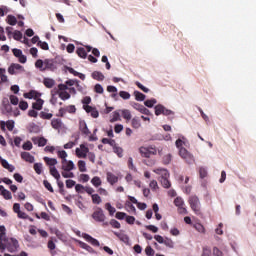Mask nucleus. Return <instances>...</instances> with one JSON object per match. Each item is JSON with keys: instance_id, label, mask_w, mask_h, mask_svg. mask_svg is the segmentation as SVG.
I'll return each mask as SVG.
<instances>
[{"instance_id": "f257e3e1", "label": "nucleus", "mask_w": 256, "mask_h": 256, "mask_svg": "<svg viewBox=\"0 0 256 256\" xmlns=\"http://www.w3.org/2000/svg\"><path fill=\"white\" fill-rule=\"evenodd\" d=\"M5 249H7L9 253H15V251L19 249V241L15 238H2V240H0V253H5Z\"/></svg>"}, {"instance_id": "f03ea898", "label": "nucleus", "mask_w": 256, "mask_h": 256, "mask_svg": "<svg viewBox=\"0 0 256 256\" xmlns=\"http://www.w3.org/2000/svg\"><path fill=\"white\" fill-rule=\"evenodd\" d=\"M189 205L194 213H199L201 211V202L199 201V197L191 196L189 198Z\"/></svg>"}, {"instance_id": "7ed1b4c3", "label": "nucleus", "mask_w": 256, "mask_h": 256, "mask_svg": "<svg viewBox=\"0 0 256 256\" xmlns=\"http://www.w3.org/2000/svg\"><path fill=\"white\" fill-rule=\"evenodd\" d=\"M139 153L141 155V157H145L146 159H149V157H151V155H157V149L153 148V147H140L139 148Z\"/></svg>"}, {"instance_id": "20e7f679", "label": "nucleus", "mask_w": 256, "mask_h": 256, "mask_svg": "<svg viewBox=\"0 0 256 256\" xmlns=\"http://www.w3.org/2000/svg\"><path fill=\"white\" fill-rule=\"evenodd\" d=\"M92 219L97 223H105V219H107V217L105 216L102 208H97L92 214Z\"/></svg>"}, {"instance_id": "39448f33", "label": "nucleus", "mask_w": 256, "mask_h": 256, "mask_svg": "<svg viewBox=\"0 0 256 256\" xmlns=\"http://www.w3.org/2000/svg\"><path fill=\"white\" fill-rule=\"evenodd\" d=\"M174 205L178 208V213L181 215H187V208H185V201H183V198L176 197L174 199Z\"/></svg>"}, {"instance_id": "423d86ee", "label": "nucleus", "mask_w": 256, "mask_h": 256, "mask_svg": "<svg viewBox=\"0 0 256 256\" xmlns=\"http://www.w3.org/2000/svg\"><path fill=\"white\" fill-rule=\"evenodd\" d=\"M75 153L78 159H87L89 147H87L85 144H80V148H76Z\"/></svg>"}, {"instance_id": "0eeeda50", "label": "nucleus", "mask_w": 256, "mask_h": 256, "mask_svg": "<svg viewBox=\"0 0 256 256\" xmlns=\"http://www.w3.org/2000/svg\"><path fill=\"white\" fill-rule=\"evenodd\" d=\"M179 155L186 163H193V155L189 153L184 147H181L179 150Z\"/></svg>"}, {"instance_id": "6e6552de", "label": "nucleus", "mask_w": 256, "mask_h": 256, "mask_svg": "<svg viewBox=\"0 0 256 256\" xmlns=\"http://www.w3.org/2000/svg\"><path fill=\"white\" fill-rule=\"evenodd\" d=\"M23 71H25V69L20 64H11L8 68L9 75H17V73H21Z\"/></svg>"}, {"instance_id": "1a4fd4ad", "label": "nucleus", "mask_w": 256, "mask_h": 256, "mask_svg": "<svg viewBox=\"0 0 256 256\" xmlns=\"http://www.w3.org/2000/svg\"><path fill=\"white\" fill-rule=\"evenodd\" d=\"M79 131L82 135H85V137H89V135H91V130L87 127V122H85V120L79 121Z\"/></svg>"}, {"instance_id": "9d476101", "label": "nucleus", "mask_w": 256, "mask_h": 256, "mask_svg": "<svg viewBox=\"0 0 256 256\" xmlns=\"http://www.w3.org/2000/svg\"><path fill=\"white\" fill-rule=\"evenodd\" d=\"M5 127H7L8 131H13V129H15V121L13 120H8L7 122L0 121V128L2 131H6Z\"/></svg>"}, {"instance_id": "9b49d317", "label": "nucleus", "mask_w": 256, "mask_h": 256, "mask_svg": "<svg viewBox=\"0 0 256 256\" xmlns=\"http://www.w3.org/2000/svg\"><path fill=\"white\" fill-rule=\"evenodd\" d=\"M57 66L55 65V61L53 59H45L44 60V71H55Z\"/></svg>"}, {"instance_id": "f8f14e48", "label": "nucleus", "mask_w": 256, "mask_h": 256, "mask_svg": "<svg viewBox=\"0 0 256 256\" xmlns=\"http://www.w3.org/2000/svg\"><path fill=\"white\" fill-rule=\"evenodd\" d=\"M156 175H160V179H169L170 174L169 171L165 168H156L153 170Z\"/></svg>"}, {"instance_id": "ddd939ff", "label": "nucleus", "mask_w": 256, "mask_h": 256, "mask_svg": "<svg viewBox=\"0 0 256 256\" xmlns=\"http://www.w3.org/2000/svg\"><path fill=\"white\" fill-rule=\"evenodd\" d=\"M83 239H85V241H87L88 243H90L91 245H93L94 247H100V243L99 240L93 238L91 235L89 234H83Z\"/></svg>"}, {"instance_id": "4468645a", "label": "nucleus", "mask_w": 256, "mask_h": 256, "mask_svg": "<svg viewBox=\"0 0 256 256\" xmlns=\"http://www.w3.org/2000/svg\"><path fill=\"white\" fill-rule=\"evenodd\" d=\"M0 194L2 195V197L4 199H6L7 201L13 199V195L11 194V192L7 189H5V186L0 185Z\"/></svg>"}, {"instance_id": "2eb2a0df", "label": "nucleus", "mask_w": 256, "mask_h": 256, "mask_svg": "<svg viewBox=\"0 0 256 256\" xmlns=\"http://www.w3.org/2000/svg\"><path fill=\"white\" fill-rule=\"evenodd\" d=\"M32 141L35 145H38V147H45V145H47V139L45 137H34Z\"/></svg>"}, {"instance_id": "dca6fc26", "label": "nucleus", "mask_w": 256, "mask_h": 256, "mask_svg": "<svg viewBox=\"0 0 256 256\" xmlns=\"http://www.w3.org/2000/svg\"><path fill=\"white\" fill-rule=\"evenodd\" d=\"M21 159H23V161H26V163H35V157L29 152H22Z\"/></svg>"}, {"instance_id": "f3484780", "label": "nucleus", "mask_w": 256, "mask_h": 256, "mask_svg": "<svg viewBox=\"0 0 256 256\" xmlns=\"http://www.w3.org/2000/svg\"><path fill=\"white\" fill-rule=\"evenodd\" d=\"M75 169V164L71 160H66V162H62V170L63 171H73Z\"/></svg>"}, {"instance_id": "a211bd4d", "label": "nucleus", "mask_w": 256, "mask_h": 256, "mask_svg": "<svg viewBox=\"0 0 256 256\" xmlns=\"http://www.w3.org/2000/svg\"><path fill=\"white\" fill-rule=\"evenodd\" d=\"M25 99H40L39 97H41V93L35 91V90H31L28 93L24 94Z\"/></svg>"}, {"instance_id": "6ab92c4d", "label": "nucleus", "mask_w": 256, "mask_h": 256, "mask_svg": "<svg viewBox=\"0 0 256 256\" xmlns=\"http://www.w3.org/2000/svg\"><path fill=\"white\" fill-rule=\"evenodd\" d=\"M51 126L53 129H56V131H59L63 127V121L59 118H54L51 121Z\"/></svg>"}, {"instance_id": "aec40b11", "label": "nucleus", "mask_w": 256, "mask_h": 256, "mask_svg": "<svg viewBox=\"0 0 256 256\" xmlns=\"http://www.w3.org/2000/svg\"><path fill=\"white\" fill-rule=\"evenodd\" d=\"M107 181L110 183V185H115L119 181V177H117L115 174L111 172H107L106 174Z\"/></svg>"}, {"instance_id": "412c9836", "label": "nucleus", "mask_w": 256, "mask_h": 256, "mask_svg": "<svg viewBox=\"0 0 256 256\" xmlns=\"http://www.w3.org/2000/svg\"><path fill=\"white\" fill-rule=\"evenodd\" d=\"M43 103H45V101L41 98H38L36 102L32 104V108L36 111H41L43 109Z\"/></svg>"}, {"instance_id": "4be33fe9", "label": "nucleus", "mask_w": 256, "mask_h": 256, "mask_svg": "<svg viewBox=\"0 0 256 256\" xmlns=\"http://www.w3.org/2000/svg\"><path fill=\"white\" fill-rule=\"evenodd\" d=\"M50 175H52V177H54L56 181H59V179H61V174H59V171L55 166L50 167Z\"/></svg>"}, {"instance_id": "5701e85b", "label": "nucleus", "mask_w": 256, "mask_h": 256, "mask_svg": "<svg viewBox=\"0 0 256 256\" xmlns=\"http://www.w3.org/2000/svg\"><path fill=\"white\" fill-rule=\"evenodd\" d=\"M131 125H132L133 129H139L141 127V118H139L137 116L132 118Z\"/></svg>"}, {"instance_id": "b1692460", "label": "nucleus", "mask_w": 256, "mask_h": 256, "mask_svg": "<svg viewBox=\"0 0 256 256\" xmlns=\"http://www.w3.org/2000/svg\"><path fill=\"white\" fill-rule=\"evenodd\" d=\"M43 83L47 89H53V87H55V80L51 78H44Z\"/></svg>"}, {"instance_id": "393cba45", "label": "nucleus", "mask_w": 256, "mask_h": 256, "mask_svg": "<svg viewBox=\"0 0 256 256\" xmlns=\"http://www.w3.org/2000/svg\"><path fill=\"white\" fill-rule=\"evenodd\" d=\"M114 235L120 239L123 243H129V236L127 234L119 233V232H114Z\"/></svg>"}, {"instance_id": "a878e982", "label": "nucleus", "mask_w": 256, "mask_h": 256, "mask_svg": "<svg viewBox=\"0 0 256 256\" xmlns=\"http://www.w3.org/2000/svg\"><path fill=\"white\" fill-rule=\"evenodd\" d=\"M121 115L123 119H125V121H131L132 115L130 110L128 109L121 110Z\"/></svg>"}, {"instance_id": "bb28decb", "label": "nucleus", "mask_w": 256, "mask_h": 256, "mask_svg": "<svg viewBox=\"0 0 256 256\" xmlns=\"http://www.w3.org/2000/svg\"><path fill=\"white\" fill-rule=\"evenodd\" d=\"M92 78L95 79L96 81H103L105 79V75L99 71H94L92 73Z\"/></svg>"}, {"instance_id": "cd10ccee", "label": "nucleus", "mask_w": 256, "mask_h": 256, "mask_svg": "<svg viewBox=\"0 0 256 256\" xmlns=\"http://www.w3.org/2000/svg\"><path fill=\"white\" fill-rule=\"evenodd\" d=\"M3 109L4 113H11V111H13V107L11 106V103H9V100L3 101Z\"/></svg>"}, {"instance_id": "c85d7f7f", "label": "nucleus", "mask_w": 256, "mask_h": 256, "mask_svg": "<svg viewBox=\"0 0 256 256\" xmlns=\"http://www.w3.org/2000/svg\"><path fill=\"white\" fill-rule=\"evenodd\" d=\"M76 53L78 57H81V59H87V51H85V48H77Z\"/></svg>"}, {"instance_id": "c756f323", "label": "nucleus", "mask_w": 256, "mask_h": 256, "mask_svg": "<svg viewBox=\"0 0 256 256\" xmlns=\"http://www.w3.org/2000/svg\"><path fill=\"white\" fill-rule=\"evenodd\" d=\"M44 161L49 167H55L57 165V159L55 158L44 157Z\"/></svg>"}, {"instance_id": "7c9ffc66", "label": "nucleus", "mask_w": 256, "mask_h": 256, "mask_svg": "<svg viewBox=\"0 0 256 256\" xmlns=\"http://www.w3.org/2000/svg\"><path fill=\"white\" fill-rule=\"evenodd\" d=\"M155 115L157 117H159V115H163V112L165 110V106L161 105V104H158L155 106Z\"/></svg>"}, {"instance_id": "2f4dec72", "label": "nucleus", "mask_w": 256, "mask_h": 256, "mask_svg": "<svg viewBox=\"0 0 256 256\" xmlns=\"http://www.w3.org/2000/svg\"><path fill=\"white\" fill-rule=\"evenodd\" d=\"M160 183L164 189H169L171 187V181H169V178H160Z\"/></svg>"}, {"instance_id": "473e14b6", "label": "nucleus", "mask_w": 256, "mask_h": 256, "mask_svg": "<svg viewBox=\"0 0 256 256\" xmlns=\"http://www.w3.org/2000/svg\"><path fill=\"white\" fill-rule=\"evenodd\" d=\"M78 169L80 173H85L87 171V164L83 160L78 161Z\"/></svg>"}, {"instance_id": "72a5a7b5", "label": "nucleus", "mask_w": 256, "mask_h": 256, "mask_svg": "<svg viewBox=\"0 0 256 256\" xmlns=\"http://www.w3.org/2000/svg\"><path fill=\"white\" fill-rule=\"evenodd\" d=\"M62 177H64V179H73V177H75V174L71 171H67V170H63L61 172Z\"/></svg>"}, {"instance_id": "f704fd0d", "label": "nucleus", "mask_w": 256, "mask_h": 256, "mask_svg": "<svg viewBox=\"0 0 256 256\" xmlns=\"http://www.w3.org/2000/svg\"><path fill=\"white\" fill-rule=\"evenodd\" d=\"M6 21L8 25H12V26L17 25V18L13 15H8Z\"/></svg>"}, {"instance_id": "c9c22d12", "label": "nucleus", "mask_w": 256, "mask_h": 256, "mask_svg": "<svg viewBox=\"0 0 256 256\" xmlns=\"http://www.w3.org/2000/svg\"><path fill=\"white\" fill-rule=\"evenodd\" d=\"M57 155L62 159V163H67V152L65 150L58 151Z\"/></svg>"}, {"instance_id": "e433bc0d", "label": "nucleus", "mask_w": 256, "mask_h": 256, "mask_svg": "<svg viewBox=\"0 0 256 256\" xmlns=\"http://www.w3.org/2000/svg\"><path fill=\"white\" fill-rule=\"evenodd\" d=\"M105 209L108 211L109 215H111V216L115 215V212L117 211V210L115 209V207H113V206L111 205V203H106V204H105Z\"/></svg>"}, {"instance_id": "4c0bfd02", "label": "nucleus", "mask_w": 256, "mask_h": 256, "mask_svg": "<svg viewBox=\"0 0 256 256\" xmlns=\"http://www.w3.org/2000/svg\"><path fill=\"white\" fill-rule=\"evenodd\" d=\"M34 171L37 175H41L43 173V164L42 163H35L34 164Z\"/></svg>"}, {"instance_id": "58836bf2", "label": "nucleus", "mask_w": 256, "mask_h": 256, "mask_svg": "<svg viewBox=\"0 0 256 256\" xmlns=\"http://www.w3.org/2000/svg\"><path fill=\"white\" fill-rule=\"evenodd\" d=\"M163 245L169 247V249H173V247H175V243L173 242V240L171 238H165Z\"/></svg>"}, {"instance_id": "ea45409f", "label": "nucleus", "mask_w": 256, "mask_h": 256, "mask_svg": "<svg viewBox=\"0 0 256 256\" xmlns=\"http://www.w3.org/2000/svg\"><path fill=\"white\" fill-rule=\"evenodd\" d=\"M59 97L62 99V101H67V99H71V94L67 91L59 92Z\"/></svg>"}, {"instance_id": "a19ab883", "label": "nucleus", "mask_w": 256, "mask_h": 256, "mask_svg": "<svg viewBox=\"0 0 256 256\" xmlns=\"http://www.w3.org/2000/svg\"><path fill=\"white\" fill-rule=\"evenodd\" d=\"M35 67L37 69H40V71H45V61H43L41 59L37 60L35 63Z\"/></svg>"}, {"instance_id": "79ce46f5", "label": "nucleus", "mask_w": 256, "mask_h": 256, "mask_svg": "<svg viewBox=\"0 0 256 256\" xmlns=\"http://www.w3.org/2000/svg\"><path fill=\"white\" fill-rule=\"evenodd\" d=\"M39 117H40V119L49 120V119L53 118V114L52 113H47L45 111H42V112H40Z\"/></svg>"}, {"instance_id": "37998d69", "label": "nucleus", "mask_w": 256, "mask_h": 256, "mask_svg": "<svg viewBox=\"0 0 256 256\" xmlns=\"http://www.w3.org/2000/svg\"><path fill=\"white\" fill-rule=\"evenodd\" d=\"M134 97L136 101H143L145 99V94L139 92V91H134Z\"/></svg>"}, {"instance_id": "c03bdc74", "label": "nucleus", "mask_w": 256, "mask_h": 256, "mask_svg": "<svg viewBox=\"0 0 256 256\" xmlns=\"http://www.w3.org/2000/svg\"><path fill=\"white\" fill-rule=\"evenodd\" d=\"M92 203L94 205H99L101 203V196H99L98 194H92Z\"/></svg>"}, {"instance_id": "a18cd8bd", "label": "nucleus", "mask_w": 256, "mask_h": 256, "mask_svg": "<svg viewBox=\"0 0 256 256\" xmlns=\"http://www.w3.org/2000/svg\"><path fill=\"white\" fill-rule=\"evenodd\" d=\"M109 225H111V227H113V229H121V223H119V221H117L115 219H111L109 222Z\"/></svg>"}, {"instance_id": "49530a36", "label": "nucleus", "mask_w": 256, "mask_h": 256, "mask_svg": "<svg viewBox=\"0 0 256 256\" xmlns=\"http://www.w3.org/2000/svg\"><path fill=\"white\" fill-rule=\"evenodd\" d=\"M91 183H92V185H94V187H100V185L102 183L101 178H99V176H95L92 178Z\"/></svg>"}, {"instance_id": "de8ad7c7", "label": "nucleus", "mask_w": 256, "mask_h": 256, "mask_svg": "<svg viewBox=\"0 0 256 256\" xmlns=\"http://www.w3.org/2000/svg\"><path fill=\"white\" fill-rule=\"evenodd\" d=\"M111 123H115V121H121V114L119 112L115 111L112 114Z\"/></svg>"}, {"instance_id": "09e8293b", "label": "nucleus", "mask_w": 256, "mask_h": 256, "mask_svg": "<svg viewBox=\"0 0 256 256\" xmlns=\"http://www.w3.org/2000/svg\"><path fill=\"white\" fill-rule=\"evenodd\" d=\"M22 149H24V151H31V149H33V143H31V141H26L22 145Z\"/></svg>"}, {"instance_id": "8fccbe9b", "label": "nucleus", "mask_w": 256, "mask_h": 256, "mask_svg": "<svg viewBox=\"0 0 256 256\" xmlns=\"http://www.w3.org/2000/svg\"><path fill=\"white\" fill-rule=\"evenodd\" d=\"M194 228L196 231H198V233H205V226H203L201 223L194 224Z\"/></svg>"}, {"instance_id": "3c124183", "label": "nucleus", "mask_w": 256, "mask_h": 256, "mask_svg": "<svg viewBox=\"0 0 256 256\" xmlns=\"http://www.w3.org/2000/svg\"><path fill=\"white\" fill-rule=\"evenodd\" d=\"M43 185L48 191H50V193H55V190L53 189V186H51V183L49 181L44 180Z\"/></svg>"}, {"instance_id": "603ef678", "label": "nucleus", "mask_w": 256, "mask_h": 256, "mask_svg": "<svg viewBox=\"0 0 256 256\" xmlns=\"http://www.w3.org/2000/svg\"><path fill=\"white\" fill-rule=\"evenodd\" d=\"M113 152L118 155V157H123V148L116 146L113 148Z\"/></svg>"}, {"instance_id": "864d4df0", "label": "nucleus", "mask_w": 256, "mask_h": 256, "mask_svg": "<svg viewBox=\"0 0 256 256\" xmlns=\"http://www.w3.org/2000/svg\"><path fill=\"white\" fill-rule=\"evenodd\" d=\"M156 103H157V100H156L155 98H153V99H150V100H146V101L144 102V105H145L146 107L151 108V107H153V105H155Z\"/></svg>"}, {"instance_id": "5fc2aeb1", "label": "nucleus", "mask_w": 256, "mask_h": 256, "mask_svg": "<svg viewBox=\"0 0 256 256\" xmlns=\"http://www.w3.org/2000/svg\"><path fill=\"white\" fill-rule=\"evenodd\" d=\"M149 187L152 189V191H157V189H159V184L157 183V180H152L149 183Z\"/></svg>"}, {"instance_id": "6e6d98bb", "label": "nucleus", "mask_w": 256, "mask_h": 256, "mask_svg": "<svg viewBox=\"0 0 256 256\" xmlns=\"http://www.w3.org/2000/svg\"><path fill=\"white\" fill-rule=\"evenodd\" d=\"M119 96L122 98V99H131V94L127 91H120L119 92Z\"/></svg>"}, {"instance_id": "4d7b16f0", "label": "nucleus", "mask_w": 256, "mask_h": 256, "mask_svg": "<svg viewBox=\"0 0 256 256\" xmlns=\"http://www.w3.org/2000/svg\"><path fill=\"white\" fill-rule=\"evenodd\" d=\"M38 47L42 48L43 51H49V44L47 42L39 41Z\"/></svg>"}, {"instance_id": "13d9d810", "label": "nucleus", "mask_w": 256, "mask_h": 256, "mask_svg": "<svg viewBox=\"0 0 256 256\" xmlns=\"http://www.w3.org/2000/svg\"><path fill=\"white\" fill-rule=\"evenodd\" d=\"M13 39H15V41H21V39H23V33H21V31L16 30L14 32Z\"/></svg>"}, {"instance_id": "bf43d9fd", "label": "nucleus", "mask_w": 256, "mask_h": 256, "mask_svg": "<svg viewBox=\"0 0 256 256\" xmlns=\"http://www.w3.org/2000/svg\"><path fill=\"white\" fill-rule=\"evenodd\" d=\"M28 108L29 104L27 103V101H20L19 109H21L22 111H27Z\"/></svg>"}, {"instance_id": "052dcab7", "label": "nucleus", "mask_w": 256, "mask_h": 256, "mask_svg": "<svg viewBox=\"0 0 256 256\" xmlns=\"http://www.w3.org/2000/svg\"><path fill=\"white\" fill-rule=\"evenodd\" d=\"M145 253L147 256H154L155 255V250L151 246H147L145 248Z\"/></svg>"}, {"instance_id": "680f3d73", "label": "nucleus", "mask_w": 256, "mask_h": 256, "mask_svg": "<svg viewBox=\"0 0 256 256\" xmlns=\"http://www.w3.org/2000/svg\"><path fill=\"white\" fill-rule=\"evenodd\" d=\"M115 217H116V219H119L120 221H123V219H126L127 213H125V212H117Z\"/></svg>"}, {"instance_id": "e2e57ef3", "label": "nucleus", "mask_w": 256, "mask_h": 256, "mask_svg": "<svg viewBox=\"0 0 256 256\" xmlns=\"http://www.w3.org/2000/svg\"><path fill=\"white\" fill-rule=\"evenodd\" d=\"M199 175H200V179H205V177H207V169H205L204 167H201L199 169Z\"/></svg>"}, {"instance_id": "0e129e2a", "label": "nucleus", "mask_w": 256, "mask_h": 256, "mask_svg": "<svg viewBox=\"0 0 256 256\" xmlns=\"http://www.w3.org/2000/svg\"><path fill=\"white\" fill-rule=\"evenodd\" d=\"M126 223H128V225H135V217L134 216H128L126 215Z\"/></svg>"}, {"instance_id": "69168bd1", "label": "nucleus", "mask_w": 256, "mask_h": 256, "mask_svg": "<svg viewBox=\"0 0 256 256\" xmlns=\"http://www.w3.org/2000/svg\"><path fill=\"white\" fill-rule=\"evenodd\" d=\"M10 103L12 105H19V98L15 95L10 96Z\"/></svg>"}, {"instance_id": "338daca9", "label": "nucleus", "mask_w": 256, "mask_h": 256, "mask_svg": "<svg viewBox=\"0 0 256 256\" xmlns=\"http://www.w3.org/2000/svg\"><path fill=\"white\" fill-rule=\"evenodd\" d=\"M75 190H76V193H83L85 191V186H83L81 184H76Z\"/></svg>"}, {"instance_id": "774afa93", "label": "nucleus", "mask_w": 256, "mask_h": 256, "mask_svg": "<svg viewBox=\"0 0 256 256\" xmlns=\"http://www.w3.org/2000/svg\"><path fill=\"white\" fill-rule=\"evenodd\" d=\"M94 91L95 93H99V94H102L103 93V86H101V84H96L95 87H94Z\"/></svg>"}]
</instances>
